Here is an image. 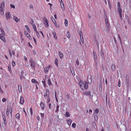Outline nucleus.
I'll list each match as a JSON object with an SVG mask.
<instances>
[{
    "instance_id": "obj_1",
    "label": "nucleus",
    "mask_w": 131,
    "mask_h": 131,
    "mask_svg": "<svg viewBox=\"0 0 131 131\" xmlns=\"http://www.w3.org/2000/svg\"><path fill=\"white\" fill-rule=\"evenodd\" d=\"M79 85L80 86L81 89L84 90V89L87 90L88 87V82L85 81L83 82L82 81H80L79 83Z\"/></svg>"
},
{
    "instance_id": "obj_2",
    "label": "nucleus",
    "mask_w": 131,
    "mask_h": 131,
    "mask_svg": "<svg viewBox=\"0 0 131 131\" xmlns=\"http://www.w3.org/2000/svg\"><path fill=\"white\" fill-rule=\"evenodd\" d=\"M29 62L30 63V66L32 68V69H35V66L36 65V63L32 60V58L29 59Z\"/></svg>"
},
{
    "instance_id": "obj_3",
    "label": "nucleus",
    "mask_w": 131,
    "mask_h": 131,
    "mask_svg": "<svg viewBox=\"0 0 131 131\" xmlns=\"http://www.w3.org/2000/svg\"><path fill=\"white\" fill-rule=\"evenodd\" d=\"M43 19L45 20L43 21V23L44 24L45 26L47 27H48L49 26V25L48 20L45 17H44Z\"/></svg>"
},
{
    "instance_id": "obj_4",
    "label": "nucleus",
    "mask_w": 131,
    "mask_h": 131,
    "mask_svg": "<svg viewBox=\"0 0 131 131\" xmlns=\"http://www.w3.org/2000/svg\"><path fill=\"white\" fill-rule=\"evenodd\" d=\"M5 7V3L4 1L2 2L1 3L0 7V10L2 12L4 11V9Z\"/></svg>"
},
{
    "instance_id": "obj_5",
    "label": "nucleus",
    "mask_w": 131,
    "mask_h": 131,
    "mask_svg": "<svg viewBox=\"0 0 131 131\" xmlns=\"http://www.w3.org/2000/svg\"><path fill=\"white\" fill-rule=\"evenodd\" d=\"M118 11L119 13V15L120 16V17L121 18V19H122V10L121 7H119V8H118Z\"/></svg>"
},
{
    "instance_id": "obj_6",
    "label": "nucleus",
    "mask_w": 131,
    "mask_h": 131,
    "mask_svg": "<svg viewBox=\"0 0 131 131\" xmlns=\"http://www.w3.org/2000/svg\"><path fill=\"white\" fill-rule=\"evenodd\" d=\"M126 82L127 86V88L129 86V77L128 74H126Z\"/></svg>"
},
{
    "instance_id": "obj_7",
    "label": "nucleus",
    "mask_w": 131,
    "mask_h": 131,
    "mask_svg": "<svg viewBox=\"0 0 131 131\" xmlns=\"http://www.w3.org/2000/svg\"><path fill=\"white\" fill-rule=\"evenodd\" d=\"M79 34L80 36L81 40V41L83 43L84 42V40L83 38V33L82 31H80L79 32Z\"/></svg>"
},
{
    "instance_id": "obj_8",
    "label": "nucleus",
    "mask_w": 131,
    "mask_h": 131,
    "mask_svg": "<svg viewBox=\"0 0 131 131\" xmlns=\"http://www.w3.org/2000/svg\"><path fill=\"white\" fill-rule=\"evenodd\" d=\"M6 16L7 19H9L11 17V15L9 12H8L6 14Z\"/></svg>"
},
{
    "instance_id": "obj_9",
    "label": "nucleus",
    "mask_w": 131,
    "mask_h": 131,
    "mask_svg": "<svg viewBox=\"0 0 131 131\" xmlns=\"http://www.w3.org/2000/svg\"><path fill=\"white\" fill-rule=\"evenodd\" d=\"M24 103V100L23 97L22 96H20V103L21 104H23Z\"/></svg>"
},
{
    "instance_id": "obj_10",
    "label": "nucleus",
    "mask_w": 131,
    "mask_h": 131,
    "mask_svg": "<svg viewBox=\"0 0 131 131\" xmlns=\"http://www.w3.org/2000/svg\"><path fill=\"white\" fill-rule=\"evenodd\" d=\"M105 26H106V30H108V31H109L110 30V27L109 26V25L108 23V21H105Z\"/></svg>"
},
{
    "instance_id": "obj_11",
    "label": "nucleus",
    "mask_w": 131,
    "mask_h": 131,
    "mask_svg": "<svg viewBox=\"0 0 131 131\" xmlns=\"http://www.w3.org/2000/svg\"><path fill=\"white\" fill-rule=\"evenodd\" d=\"M3 34H0V38L1 40L4 42H5V39L4 37V35Z\"/></svg>"
},
{
    "instance_id": "obj_12",
    "label": "nucleus",
    "mask_w": 131,
    "mask_h": 131,
    "mask_svg": "<svg viewBox=\"0 0 131 131\" xmlns=\"http://www.w3.org/2000/svg\"><path fill=\"white\" fill-rule=\"evenodd\" d=\"M13 19L16 23H18L20 20V19H18L15 16H14Z\"/></svg>"
},
{
    "instance_id": "obj_13",
    "label": "nucleus",
    "mask_w": 131,
    "mask_h": 131,
    "mask_svg": "<svg viewBox=\"0 0 131 131\" xmlns=\"http://www.w3.org/2000/svg\"><path fill=\"white\" fill-rule=\"evenodd\" d=\"M115 66L114 64H112V65L111 69L112 71H114L115 70Z\"/></svg>"
},
{
    "instance_id": "obj_14",
    "label": "nucleus",
    "mask_w": 131,
    "mask_h": 131,
    "mask_svg": "<svg viewBox=\"0 0 131 131\" xmlns=\"http://www.w3.org/2000/svg\"><path fill=\"white\" fill-rule=\"evenodd\" d=\"M100 53L101 54V56L103 58L104 57V51L102 49H101L100 51Z\"/></svg>"
},
{
    "instance_id": "obj_15",
    "label": "nucleus",
    "mask_w": 131,
    "mask_h": 131,
    "mask_svg": "<svg viewBox=\"0 0 131 131\" xmlns=\"http://www.w3.org/2000/svg\"><path fill=\"white\" fill-rule=\"evenodd\" d=\"M52 34L53 35V36L54 37V38L55 39H57V36L56 33L54 31H53L52 32Z\"/></svg>"
},
{
    "instance_id": "obj_16",
    "label": "nucleus",
    "mask_w": 131,
    "mask_h": 131,
    "mask_svg": "<svg viewBox=\"0 0 131 131\" xmlns=\"http://www.w3.org/2000/svg\"><path fill=\"white\" fill-rule=\"evenodd\" d=\"M67 122L69 125H70L72 122V121L71 119H68L67 120Z\"/></svg>"
},
{
    "instance_id": "obj_17",
    "label": "nucleus",
    "mask_w": 131,
    "mask_h": 131,
    "mask_svg": "<svg viewBox=\"0 0 131 131\" xmlns=\"http://www.w3.org/2000/svg\"><path fill=\"white\" fill-rule=\"evenodd\" d=\"M49 69L48 67H46L44 69V71L45 73H47L48 72Z\"/></svg>"
},
{
    "instance_id": "obj_18",
    "label": "nucleus",
    "mask_w": 131,
    "mask_h": 131,
    "mask_svg": "<svg viewBox=\"0 0 131 131\" xmlns=\"http://www.w3.org/2000/svg\"><path fill=\"white\" fill-rule=\"evenodd\" d=\"M24 33L25 36H27L29 38H30L29 37H31L30 36L29 34L26 31Z\"/></svg>"
},
{
    "instance_id": "obj_19",
    "label": "nucleus",
    "mask_w": 131,
    "mask_h": 131,
    "mask_svg": "<svg viewBox=\"0 0 131 131\" xmlns=\"http://www.w3.org/2000/svg\"><path fill=\"white\" fill-rule=\"evenodd\" d=\"M16 117L17 119L19 120L20 119V114L19 113H17L16 115Z\"/></svg>"
},
{
    "instance_id": "obj_20",
    "label": "nucleus",
    "mask_w": 131,
    "mask_h": 131,
    "mask_svg": "<svg viewBox=\"0 0 131 131\" xmlns=\"http://www.w3.org/2000/svg\"><path fill=\"white\" fill-rule=\"evenodd\" d=\"M40 106L42 110L44 108V104L43 102H41L40 103Z\"/></svg>"
},
{
    "instance_id": "obj_21",
    "label": "nucleus",
    "mask_w": 131,
    "mask_h": 131,
    "mask_svg": "<svg viewBox=\"0 0 131 131\" xmlns=\"http://www.w3.org/2000/svg\"><path fill=\"white\" fill-rule=\"evenodd\" d=\"M59 57L60 58H61L62 57H63V54L61 52H59Z\"/></svg>"
},
{
    "instance_id": "obj_22",
    "label": "nucleus",
    "mask_w": 131,
    "mask_h": 131,
    "mask_svg": "<svg viewBox=\"0 0 131 131\" xmlns=\"http://www.w3.org/2000/svg\"><path fill=\"white\" fill-rule=\"evenodd\" d=\"M64 23L65 26L66 27H67L68 26V21L67 19H65Z\"/></svg>"
},
{
    "instance_id": "obj_23",
    "label": "nucleus",
    "mask_w": 131,
    "mask_h": 131,
    "mask_svg": "<svg viewBox=\"0 0 131 131\" xmlns=\"http://www.w3.org/2000/svg\"><path fill=\"white\" fill-rule=\"evenodd\" d=\"M59 106L58 104L57 105L56 109L55 110L56 112H58L59 111Z\"/></svg>"
},
{
    "instance_id": "obj_24",
    "label": "nucleus",
    "mask_w": 131,
    "mask_h": 131,
    "mask_svg": "<svg viewBox=\"0 0 131 131\" xmlns=\"http://www.w3.org/2000/svg\"><path fill=\"white\" fill-rule=\"evenodd\" d=\"M18 90L19 92H20L22 91L21 87L20 85H18Z\"/></svg>"
},
{
    "instance_id": "obj_25",
    "label": "nucleus",
    "mask_w": 131,
    "mask_h": 131,
    "mask_svg": "<svg viewBox=\"0 0 131 131\" xmlns=\"http://www.w3.org/2000/svg\"><path fill=\"white\" fill-rule=\"evenodd\" d=\"M31 82H32L34 83H36V84H38V82L37 81H36L35 79H33L31 80Z\"/></svg>"
},
{
    "instance_id": "obj_26",
    "label": "nucleus",
    "mask_w": 131,
    "mask_h": 131,
    "mask_svg": "<svg viewBox=\"0 0 131 131\" xmlns=\"http://www.w3.org/2000/svg\"><path fill=\"white\" fill-rule=\"evenodd\" d=\"M66 36H67V37L68 38H70V33L68 31L67 32L66 34Z\"/></svg>"
},
{
    "instance_id": "obj_27",
    "label": "nucleus",
    "mask_w": 131,
    "mask_h": 131,
    "mask_svg": "<svg viewBox=\"0 0 131 131\" xmlns=\"http://www.w3.org/2000/svg\"><path fill=\"white\" fill-rule=\"evenodd\" d=\"M32 26L33 27V28L34 29V30L35 31H37V29H36V26L35 24H33V25H32Z\"/></svg>"
},
{
    "instance_id": "obj_28",
    "label": "nucleus",
    "mask_w": 131,
    "mask_h": 131,
    "mask_svg": "<svg viewBox=\"0 0 131 131\" xmlns=\"http://www.w3.org/2000/svg\"><path fill=\"white\" fill-rule=\"evenodd\" d=\"M48 84L49 85H50L51 84V83L50 79L48 78Z\"/></svg>"
},
{
    "instance_id": "obj_29",
    "label": "nucleus",
    "mask_w": 131,
    "mask_h": 131,
    "mask_svg": "<svg viewBox=\"0 0 131 131\" xmlns=\"http://www.w3.org/2000/svg\"><path fill=\"white\" fill-rule=\"evenodd\" d=\"M90 92H85L84 93V94L85 95H90Z\"/></svg>"
},
{
    "instance_id": "obj_30",
    "label": "nucleus",
    "mask_w": 131,
    "mask_h": 131,
    "mask_svg": "<svg viewBox=\"0 0 131 131\" xmlns=\"http://www.w3.org/2000/svg\"><path fill=\"white\" fill-rule=\"evenodd\" d=\"M65 115L66 117H68L70 116V115L68 112H66V113Z\"/></svg>"
},
{
    "instance_id": "obj_31",
    "label": "nucleus",
    "mask_w": 131,
    "mask_h": 131,
    "mask_svg": "<svg viewBox=\"0 0 131 131\" xmlns=\"http://www.w3.org/2000/svg\"><path fill=\"white\" fill-rule=\"evenodd\" d=\"M93 54L94 59H96L97 58V55L95 52H93Z\"/></svg>"
},
{
    "instance_id": "obj_32",
    "label": "nucleus",
    "mask_w": 131,
    "mask_h": 131,
    "mask_svg": "<svg viewBox=\"0 0 131 131\" xmlns=\"http://www.w3.org/2000/svg\"><path fill=\"white\" fill-rule=\"evenodd\" d=\"M118 37L119 39V41H120V42L121 43H122V41L121 39V38L119 35H118Z\"/></svg>"
},
{
    "instance_id": "obj_33",
    "label": "nucleus",
    "mask_w": 131,
    "mask_h": 131,
    "mask_svg": "<svg viewBox=\"0 0 131 131\" xmlns=\"http://www.w3.org/2000/svg\"><path fill=\"white\" fill-rule=\"evenodd\" d=\"M3 119L4 122V123L6 125V121L5 116H4V117H3Z\"/></svg>"
},
{
    "instance_id": "obj_34",
    "label": "nucleus",
    "mask_w": 131,
    "mask_h": 131,
    "mask_svg": "<svg viewBox=\"0 0 131 131\" xmlns=\"http://www.w3.org/2000/svg\"><path fill=\"white\" fill-rule=\"evenodd\" d=\"M9 109L8 108H7L6 109V114L7 115H8L9 114Z\"/></svg>"
},
{
    "instance_id": "obj_35",
    "label": "nucleus",
    "mask_w": 131,
    "mask_h": 131,
    "mask_svg": "<svg viewBox=\"0 0 131 131\" xmlns=\"http://www.w3.org/2000/svg\"><path fill=\"white\" fill-rule=\"evenodd\" d=\"M57 62H58V59L57 58H55V60L54 61V63H55L57 65Z\"/></svg>"
},
{
    "instance_id": "obj_36",
    "label": "nucleus",
    "mask_w": 131,
    "mask_h": 131,
    "mask_svg": "<svg viewBox=\"0 0 131 131\" xmlns=\"http://www.w3.org/2000/svg\"><path fill=\"white\" fill-rule=\"evenodd\" d=\"M31 21L30 22V23L33 25V24H33V23L34 22V21L33 19H31Z\"/></svg>"
},
{
    "instance_id": "obj_37",
    "label": "nucleus",
    "mask_w": 131,
    "mask_h": 131,
    "mask_svg": "<svg viewBox=\"0 0 131 131\" xmlns=\"http://www.w3.org/2000/svg\"><path fill=\"white\" fill-rule=\"evenodd\" d=\"M50 18L52 21H53V20H54V21H55V23H56V20H55L54 19V18L52 16H51L50 17Z\"/></svg>"
},
{
    "instance_id": "obj_38",
    "label": "nucleus",
    "mask_w": 131,
    "mask_h": 131,
    "mask_svg": "<svg viewBox=\"0 0 131 131\" xmlns=\"http://www.w3.org/2000/svg\"><path fill=\"white\" fill-rule=\"evenodd\" d=\"M70 71H71V72L72 73V74L73 75V73H74V74H75L74 73V71L73 69H72L70 70Z\"/></svg>"
},
{
    "instance_id": "obj_39",
    "label": "nucleus",
    "mask_w": 131,
    "mask_h": 131,
    "mask_svg": "<svg viewBox=\"0 0 131 131\" xmlns=\"http://www.w3.org/2000/svg\"><path fill=\"white\" fill-rule=\"evenodd\" d=\"M8 70L9 71H11V66L10 65H8Z\"/></svg>"
},
{
    "instance_id": "obj_40",
    "label": "nucleus",
    "mask_w": 131,
    "mask_h": 131,
    "mask_svg": "<svg viewBox=\"0 0 131 131\" xmlns=\"http://www.w3.org/2000/svg\"><path fill=\"white\" fill-rule=\"evenodd\" d=\"M75 126H76V124H75L74 123H73L72 125V127H73L74 128L75 127Z\"/></svg>"
},
{
    "instance_id": "obj_41",
    "label": "nucleus",
    "mask_w": 131,
    "mask_h": 131,
    "mask_svg": "<svg viewBox=\"0 0 131 131\" xmlns=\"http://www.w3.org/2000/svg\"><path fill=\"white\" fill-rule=\"evenodd\" d=\"M12 64L13 66H14L15 65V62L13 60L12 61Z\"/></svg>"
},
{
    "instance_id": "obj_42",
    "label": "nucleus",
    "mask_w": 131,
    "mask_h": 131,
    "mask_svg": "<svg viewBox=\"0 0 131 131\" xmlns=\"http://www.w3.org/2000/svg\"><path fill=\"white\" fill-rule=\"evenodd\" d=\"M121 81L120 80H118V86L120 87L121 86Z\"/></svg>"
},
{
    "instance_id": "obj_43",
    "label": "nucleus",
    "mask_w": 131,
    "mask_h": 131,
    "mask_svg": "<svg viewBox=\"0 0 131 131\" xmlns=\"http://www.w3.org/2000/svg\"><path fill=\"white\" fill-rule=\"evenodd\" d=\"M99 111L98 108H96L95 109V112L97 114L99 113Z\"/></svg>"
},
{
    "instance_id": "obj_44",
    "label": "nucleus",
    "mask_w": 131,
    "mask_h": 131,
    "mask_svg": "<svg viewBox=\"0 0 131 131\" xmlns=\"http://www.w3.org/2000/svg\"><path fill=\"white\" fill-rule=\"evenodd\" d=\"M78 59L76 61V63L77 65H79V61H78Z\"/></svg>"
},
{
    "instance_id": "obj_45",
    "label": "nucleus",
    "mask_w": 131,
    "mask_h": 131,
    "mask_svg": "<svg viewBox=\"0 0 131 131\" xmlns=\"http://www.w3.org/2000/svg\"><path fill=\"white\" fill-rule=\"evenodd\" d=\"M2 101L3 102H5L6 101V99L4 98H3Z\"/></svg>"
},
{
    "instance_id": "obj_46",
    "label": "nucleus",
    "mask_w": 131,
    "mask_h": 131,
    "mask_svg": "<svg viewBox=\"0 0 131 131\" xmlns=\"http://www.w3.org/2000/svg\"><path fill=\"white\" fill-rule=\"evenodd\" d=\"M25 28L27 29V30L28 31L29 30V28L28 26L27 25H25Z\"/></svg>"
},
{
    "instance_id": "obj_47",
    "label": "nucleus",
    "mask_w": 131,
    "mask_h": 131,
    "mask_svg": "<svg viewBox=\"0 0 131 131\" xmlns=\"http://www.w3.org/2000/svg\"><path fill=\"white\" fill-rule=\"evenodd\" d=\"M11 8H15V6L13 5H12V4H11L10 5Z\"/></svg>"
},
{
    "instance_id": "obj_48",
    "label": "nucleus",
    "mask_w": 131,
    "mask_h": 131,
    "mask_svg": "<svg viewBox=\"0 0 131 131\" xmlns=\"http://www.w3.org/2000/svg\"><path fill=\"white\" fill-rule=\"evenodd\" d=\"M36 32L37 35V37L38 38H39V37H40L39 35V34L38 32V31H37Z\"/></svg>"
},
{
    "instance_id": "obj_49",
    "label": "nucleus",
    "mask_w": 131,
    "mask_h": 131,
    "mask_svg": "<svg viewBox=\"0 0 131 131\" xmlns=\"http://www.w3.org/2000/svg\"><path fill=\"white\" fill-rule=\"evenodd\" d=\"M104 17H105V21H107L108 20H107V16H104Z\"/></svg>"
},
{
    "instance_id": "obj_50",
    "label": "nucleus",
    "mask_w": 131,
    "mask_h": 131,
    "mask_svg": "<svg viewBox=\"0 0 131 131\" xmlns=\"http://www.w3.org/2000/svg\"><path fill=\"white\" fill-rule=\"evenodd\" d=\"M9 52V54L10 56H12V54L11 52V50H9L8 51Z\"/></svg>"
},
{
    "instance_id": "obj_51",
    "label": "nucleus",
    "mask_w": 131,
    "mask_h": 131,
    "mask_svg": "<svg viewBox=\"0 0 131 131\" xmlns=\"http://www.w3.org/2000/svg\"><path fill=\"white\" fill-rule=\"evenodd\" d=\"M113 39L114 41L115 42V43H116L117 42V41L116 40L115 38L114 37Z\"/></svg>"
},
{
    "instance_id": "obj_52",
    "label": "nucleus",
    "mask_w": 131,
    "mask_h": 131,
    "mask_svg": "<svg viewBox=\"0 0 131 131\" xmlns=\"http://www.w3.org/2000/svg\"><path fill=\"white\" fill-rule=\"evenodd\" d=\"M24 77V76L23 75H20V79L21 80H22V79Z\"/></svg>"
},
{
    "instance_id": "obj_53",
    "label": "nucleus",
    "mask_w": 131,
    "mask_h": 131,
    "mask_svg": "<svg viewBox=\"0 0 131 131\" xmlns=\"http://www.w3.org/2000/svg\"><path fill=\"white\" fill-rule=\"evenodd\" d=\"M2 34H3V35H5V32H4V30L3 29H2Z\"/></svg>"
},
{
    "instance_id": "obj_54",
    "label": "nucleus",
    "mask_w": 131,
    "mask_h": 131,
    "mask_svg": "<svg viewBox=\"0 0 131 131\" xmlns=\"http://www.w3.org/2000/svg\"><path fill=\"white\" fill-rule=\"evenodd\" d=\"M117 7L118 8H119V7H121L120 6V3L119 2H118L117 3Z\"/></svg>"
},
{
    "instance_id": "obj_55",
    "label": "nucleus",
    "mask_w": 131,
    "mask_h": 131,
    "mask_svg": "<svg viewBox=\"0 0 131 131\" xmlns=\"http://www.w3.org/2000/svg\"><path fill=\"white\" fill-rule=\"evenodd\" d=\"M108 2L109 6H111V3L110 0H108Z\"/></svg>"
},
{
    "instance_id": "obj_56",
    "label": "nucleus",
    "mask_w": 131,
    "mask_h": 131,
    "mask_svg": "<svg viewBox=\"0 0 131 131\" xmlns=\"http://www.w3.org/2000/svg\"><path fill=\"white\" fill-rule=\"evenodd\" d=\"M40 114H41V117L42 118H43V117H44V113H43V114H42L41 113H40Z\"/></svg>"
},
{
    "instance_id": "obj_57",
    "label": "nucleus",
    "mask_w": 131,
    "mask_h": 131,
    "mask_svg": "<svg viewBox=\"0 0 131 131\" xmlns=\"http://www.w3.org/2000/svg\"><path fill=\"white\" fill-rule=\"evenodd\" d=\"M47 67L49 69H50L51 68H52L51 66L50 65H49L48 66V67Z\"/></svg>"
},
{
    "instance_id": "obj_58",
    "label": "nucleus",
    "mask_w": 131,
    "mask_h": 131,
    "mask_svg": "<svg viewBox=\"0 0 131 131\" xmlns=\"http://www.w3.org/2000/svg\"><path fill=\"white\" fill-rule=\"evenodd\" d=\"M63 5V7H62V6H61V7L62 10H64L65 8H64V5Z\"/></svg>"
},
{
    "instance_id": "obj_59",
    "label": "nucleus",
    "mask_w": 131,
    "mask_h": 131,
    "mask_svg": "<svg viewBox=\"0 0 131 131\" xmlns=\"http://www.w3.org/2000/svg\"><path fill=\"white\" fill-rule=\"evenodd\" d=\"M47 93H45L44 94V97H45L46 96L47 97Z\"/></svg>"
},
{
    "instance_id": "obj_60",
    "label": "nucleus",
    "mask_w": 131,
    "mask_h": 131,
    "mask_svg": "<svg viewBox=\"0 0 131 131\" xmlns=\"http://www.w3.org/2000/svg\"><path fill=\"white\" fill-rule=\"evenodd\" d=\"M9 110V111H12V107L10 106Z\"/></svg>"
},
{
    "instance_id": "obj_61",
    "label": "nucleus",
    "mask_w": 131,
    "mask_h": 131,
    "mask_svg": "<svg viewBox=\"0 0 131 131\" xmlns=\"http://www.w3.org/2000/svg\"><path fill=\"white\" fill-rule=\"evenodd\" d=\"M51 103H49V107L50 109H51Z\"/></svg>"
},
{
    "instance_id": "obj_62",
    "label": "nucleus",
    "mask_w": 131,
    "mask_h": 131,
    "mask_svg": "<svg viewBox=\"0 0 131 131\" xmlns=\"http://www.w3.org/2000/svg\"><path fill=\"white\" fill-rule=\"evenodd\" d=\"M30 112H31V114L32 115V108H30Z\"/></svg>"
},
{
    "instance_id": "obj_63",
    "label": "nucleus",
    "mask_w": 131,
    "mask_h": 131,
    "mask_svg": "<svg viewBox=\"0 0 131 131\" xmlns=\"http://www.w3.org/2000/svg\"><path fill=\"white\" fill-rule=\"evenodd\" d=\"M19 34L20 36V37L21 38L22 37V33L21 32H19Z\"/></svg>"
},
{
    "instance_id": "obj_64",
    "label": "nucleus",
    "mask_w": 131,
    "mask_h": 131,
    "mask_svg": "<svg viewBox=\"0 0 131 131\" xmlns=\"http://www.w3.org/2000/svg\"><path fill=\"white\" fill-rule=\"evenodd\" d=\"M129 6L131 9V2H130L129 3Z\"/></svg>"
}]
</instances>
